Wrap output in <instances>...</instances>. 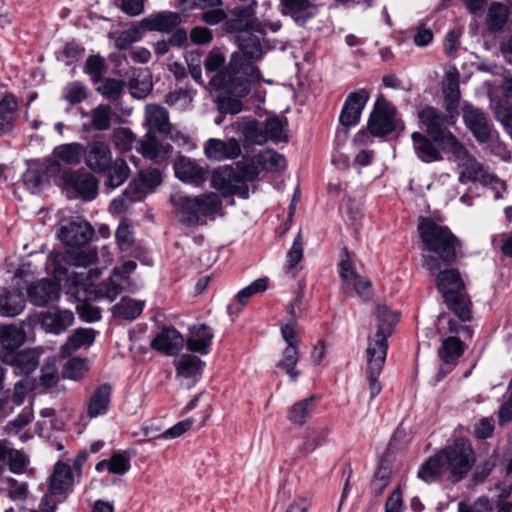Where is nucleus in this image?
<instances>
[{"mask_svg": "<svg viewBox=\"0 0 512 512\" xmlns=\"http://www.w3.org/2000/svg\"><path fill=\"white\" fill-rule=\"evenodd\" d=\"M135 135L129 128L119 127L112 133V142L121 151H128L132 148Z\"/></svg>", "mask_w": 512, "mask_h": 512, "instance_id": "obj_54", "label": "nucleus"}, {"mask_svg": "<svg viewBox=\"0 0 512 512\" xmlns=\"http://www.w3.org/2000/svg\"><path fill=\"white\" fill-rule=\"evenodd\" d=\"M339 274L342 278V287L344 291L347 294H350V282L359 274L356 272L355 265L347 250H344L342 259L339 263Z\"/></svg>", "mask_w": 512, "mask_h": 512, "instance_id": "obj_50", "label": "nucleus"}, {"mask_svg": "<svg viewBox=\"0 0 512 512\" xmlns=\"http://www.w3.org/2000/svg\"><path fill=\"white\" fill-rule=\"evenodd\" d=\"M235 41L240 51L232 54L228 69H224V55L217 50L209 52L204 67L212 89L241 97L250 92L252 83L261 80V73L255 63L262 58L263 51L260 39L249 31H241L235 36Z\"/></svg>", "mask_w": 512, "mask_h": 512, "instance_id": "obj_1", "label": "nucleus"}, {"mask_svg": "<svg viewBox=\"0 0 512 512\" xmlns=\"http://www.w3.org/2000/svg\"><path fill=\"white\" fill-rule=\"evenodd\" d=\"M204 154L212 161L235 159L241 154V146L235 138L227 140L211 138L204 145Z\"/></svg>", "mask_w": 512, "mask_h": 512, "instance_id": "obj_20", "label": "nucleus"}, {"mask_svg": "<svg viewBox=\"0 0 512 512\" xmlns=\"http://www.w3.org/2000/svg\"><path fill=\"white\" fill-rule=\"evenodd\" d=\"M179 220L187 225L197 224L202 216L218 212L221 200L216 193L209 192L198 196H179L173 198Z\"/></svg>", "mask_w": 512, "mask_h": 512, "instance_id": "obj_7", "label": "nucleus"}, {"mask_svg": "<svg viewBox=\"0 0 512 512\" xmlns=\"http://www.w3.org/2000/svg\"><path fill=\"white\" fill-rule=\"evenodd\" d=\"M144 304V301L124 297L115 305L114 312L123 319L134 320L142 313Z\"/></svg>", "mask_w": 512, "mask_h": 512, "instance_id": "obj_45", "label": "nucleus"}, {"mask_svg": "<svg viewBox=\"0 0 512 512\" xmlns=\"http://www.w3.org/2000/svg\"><path fill=\"white\" fill-rule=\"evenodd\" d=\"M176 178L195 187H201L208 177V170L195 160L180 156L174 163Z\"/></svg>", "mask_w": 512, "mask_h": 512, "instance_id": "obj_18", "label": "nucleus"}, {"mask_svg": "<svg viewBox=\"0 0 512 512\" xmlns=\"http://www.w3.org/2000/svg\"><path fill=\"white\" fill-rule=\"evenodd\" d=\"M91 124L95 130L105 131L111 126V107L100 104L91 111Z\"/></svg>", "mask_w": 512, "mask_h": 512, "instance_id": "obj_51", "label": "nucleus"}, {"mask_svg": "<svg viewBox=\"0 0 512 512\" xmlns=\"http://www.w3.org/2000/svg\"><path fill=\"white\" fill-rule=\"evenodd\" d=\"M143 28L141 25L122 31L115 40V47L119 50L129 48L133 43L139 41L142 37Z\"/></svg>", "mask_w": 512, "mask_h": 512, "instance_id": "obj_60", "label": "nucleus"}, {"mask_svg": "<svg viewBox=\"0 0 512 512\" xmlns=\"http://www.w3.org/2000/svg\"><path fill=\"white\" fill-rule=\"evenodd\" d=\"M418 232L424 250L434 253L439 262L451 265L456 261L461 243L449 228L438 225L429 218H422L418 224Z\"/></svg>", "mask_w": 512, "mask_h": 512, "instance_id": "obj_6", "label": "nucleus"}, {"mask_svg": "<svg viewBox=\"0 0 512 512\" xmlns=\"http://www.w3.org/2000/svg\"><path fill=\"white\" fill-rule=\"evenodd\" d=\"M65 181L84 200H92L97 195L98 181L89 173L74 172L66 175Z\"/></svg>", "mask_w": 512, "mask_h": 512, "instance_id": "obj_28", "label": "nucleus"}, {"mask_svg": "<svg viewBox=\"0 0 512 512\" xmlns=\"http://www.w3.org/2000/svg\"><path fill=\"white\" fill-rule=\"evenodd\" d=\"M299 361L298 346H287L283 351V359L278 362L277 367L281 368L286 374L295 380L299 376V372L295 369Z\"/></svg>", "mask_w": 512, "mask_h": 512, "instance_id": "obj_48", "label": "nucleus"}, {"mask_svg": "<svg viewBox=\"0 0 512 512\" xmlns=\"http://www.w3.org/2000/svg\"><path fill=\"white\" fill-rule=\"evenodd\" d=\"M331 433L329 426H319L307 429L303 435V442L298 451L302 456H308L318 447L326 443Z\"/></svg>", "mask_w": 512, "mask_h": 512, "instance_id": "obj_33", "label": "nucleus"}, {"mask_svg": "<svg viewBox=\"0 0 512 512\" xmlns=\"http://www.w3.org/2000/svg\"><path fill=\"white\" fill-rule=\"evenodd\" d=\"M162 182V176L158 169L140 171L138 177L132 181L123 196L130 201L140 200L146 193L152 191Z\"/></svg>", "mask_w": 512, "mask_h": 512, "instance_id": "obj_19", "label": "nucleus"}, {"mask_svg": "<svg viewBox=\"0 0 512 512\" xmlns=\"http://www.w3.org/2000/svg\"><path fill=\"white\" fill-rule=\"evenodd\" d=\"M443 93L448 106H454L459 102V73L456 69L446 72L443 81Z\"/></svg>", "mask_w": 512, "mask_h": 512, "instance_id": "obj_44", "label": "nucleus"}, {"mask_svg": "<svg viewBox=\"0 0 512 512\" xmlns=\"http://www.w3.org/2000/svg\"><path fill=\"white\" fill-rule=\"evenodd\" d=\"M368 99L369 95L365 90L351 93L347 97L340 114L341 124L347 127L356 125Z\"/></svg>", "mask_w": 512, "mask_h": 512, "instance_id": "obj_22", "label": "nucleus"}, {"mask_svg": "<svg viewBox=\"0 0 512 512\" xmlns=\"http://www.w3.org/2000/svg\"><path fill=\"white\" fill-rule=\"evenodd\" d=\"M33 420V412L30 408H25L14 420L6 426L8 434H18L25 426Z\"/></svg>", "mask_w": 512, "mask_h": 512, "instance_id": "obj_63", "label": "nucleus"}, {"mask_svg": "<svg viewBox=\"0 0 512 512\" xmlns=\"http://www.w3.org/2000/svg\"><path fill=\"white\" fill-rule=\"evenodd\" d=\"M314 401L315 397L310 396L292 405L288 412L289 421L293 424L304 425L314 410Z\"/></svg>", "mask_w": 512, "mask_h": 512, "instance_id": "obj_42", "label": "nucleus"}, {"mask_svg": "<svg viewBox=\"0 0 512 512\" xmlns=\"http://www.w3.org/2000/svg\"><path fill=\"white\" fill-rule=\"evenodd\" d=\"M176 377L187 389L192 388L201 378L205 362L192 354H182L174 359Z\"/></svg>", "mask_w": 512, "mask_h": 512, "instance_id": "obj_13", "label": "nucleus"}, {"mask_svg": "<svg viewBox=\"0 0 512 512\" xmlns=\"http://www.w3.org/2000/svg\"><path fill=\"white\" fill-rule=\"evenodd\" d=\"M462 117L466 127L478 142L487 143L491 140L493 128L481 109L465 104L462 108Z\"/></svg>", "mask_w": 512, "mask_h": 512, "instance_id": "obj_14", "label": "nucleus"}, {"mask_svg": "<svg viewBox=\"0 0 512 512\" xmlns=\"http://www.w3.org/2000/svg\"><path fill=\"white\" fill-rule=\"evenodd\" d=\"M129 468V458L122 453H115L108 460V471L112 474H125Z\"/></svg>", "mask_w": 512, "mask_h": 512, "instance_id": "obj_64", "label": "nucleus"}, {"mask_svg": "<svg viewBox=\"0 0 512 512\" xmlns=\"http://www.w3.org/2000/svg\"><path fill=\"white\" fill-rule=\"evenodd\" d=\"M267 289L266 279H257L249 286L243 288L236 295L237 301L243 306L254 294L264 292Z\"/></svg>", "mask_w": 512, "mask_h": 512, "instance_id": "obj_62", "label": "nucleus"}, {"mask_svg": "<svg viewBox=\"0 0 512 512\" xmlns=\"http://www.w3.org/2000/svg\"><path fill=\"white\" fill-rule=\"evenodd\" d=\"M418 118L426 127L428 135L435 142H440L444 150L449 148V137L456 138L445 130L446 116L432 106H424L418 110Z\"/></svg>", "mask_w": 512, "mask_h": 512, "instance_id": "obj_11", "label": "nucleus"}, {"mask_svg": "<svg viewBox=\"0 0 512 512\" xmlns=\"http://www.w3.org/2000/svg\"><path fill=\"white\" fill-rule=\"evenodd\" d=\"M181 22L178 13L165 11L153 14L141 21L144 29L151 31L170 32L176 28Z\"/></svg>", "mask_w": 512, "mask_h": 512, "instance_id": "obj_31", "label": "nucleus"}, {"mask_svg": "<svg viewBox=\"0 0 512 512\" xmlns=\"http://www.w3.org/2000/svg\"><path fill=\"white\" fill-rule=\"evenodd\" d=\"M112 387L108 383L97 386L86 401V413L89 418H96L108 412Z\"/></svg>", "mask_w": 512, "mask_h": 512, "instance_id": "obj_24", "label": "nucleus"}, {"mask_svg": "<svg viewBox=\"0 0 512 512\" xmlns=\"http://www.w3.org/2000/svg\"><path fill=\"white\" fill-rule=\"evenodd\" d=\"M25 307V297L22 291H5L0 295V314L14 317L20 314Z\"/></svg>", "mask_w": 512, "mask_h": 512, "instance_id": "obj_36", "label": "nucleus"}, {"mask_svg": "<svg viewBox=\"0 0 512 512\" xmlns=\"http://www.w3.org/2000/svg\"><path fill=\"white\" fill-rule=\"evenodd\" d=\"M84 163L93 173H106L113 164V155L108 143L95 140L85 147Z\"/></svg>", "mask_w": 512, "mask_h": 512, "instance_id": "obj_15", "label": "nucleus"}, {"mask_svg": "<svg viewBox=\"0 0 512 512\" xmlns=\"http://www.w3.org/2000/svg\"><path fill=\"white\" fill-rule=\"evenodd\" d=\"M492 509V503L487 496H480L471 504L464 501L458 503V512H492Z\"/></svg>", "mask_w": 512, "mask_h": 512, "instance_id": "obj_61", "label": "nucleus"}, {"mask_svg": "<svg viewBox=\"0 0 512 512\" xmlns=\"http://www.w3.org/2000/svg\"><path fill=\"white\" fill-rule=\"evenodd\" d=\"M97 258L94 249L67 250L65 252L52 251L48 255V268L51 269L54 277L61 281L72 274L68 273L70 267L86 268L93 264Z\"/></svg>", "mask_w": 512, "mask_h": 512, "instance_id": "obj_8", "label": "nucleus"}, {"mask_svg": "<svg viewBox=\"0 0 512 512\" xmlns=\"http://www.w3.org/2000/svg\"><path fill=\"white\" fill-rule=\"evenodd\" d=\"M138 151L145 157L151 160L158 158L161 145L151 133H147L145 138L140 141Z\"/></svg>", "mask_w": 512, "mask_h": 512, "instance_id": "obj_56", "label": "nucleus"}, {"mask_svg": "<svg viewBox=\"0 0 512 512\" xmlns=\"http://www.w3.org/2000/svg\"><path fill=\"white\" fill-rule=\"evenodd\" d=\"M463 343L454 336L448 337L439 348V357L445 363L455 362L464 352Z\"/></svg>", "mask_w": 512, "mask_h": 512, "instance_id": "obj_46", "label": "nucleus"}, {"mask_svg": "<svg viewBox=\"0 0 512 512\" xmlns=\"http://www.w3.org/2000/svg\"><path fill=\"white\" fill-rule=\"evenodd\" d=\"M73 473L68 464L58 462L51 476L50 490L52 494H61L72 484Z\"/></svg>", "mask_w": 512, "mask_h": 512, "instance_id": "obj_37", "label": "nucleus"}, {"mask_svg": "<svg viewBox=\"0 0 512 512\" xmlns=\"http://www.w3.org/2000/svg\"><path fill=\"white\" fill-rule=\"evenodd\" d=\"M7 460L10 471L15 474L23 473L29 464V458L25 453L12 448L9 449Z\"/></svg>", "mask_w": 512, "mask_h": 512, "instance_id": "obj_58", "label": "nucleus"}, {"mask_svg": "<svg viewBox=\"0 0 512 512\" xmlns=\"http://www.w3.org/2000/svg\"><path fill=\"white\" fill-rule=\"evenodd\" d=\"M509 17L508 8L499 2H494L488 9L486 24L490 32H499L503 29Z\"/></svg>", "mask_w": 512, "mask_h": 512, "instance_id": "obj_41", "label": "nucleus"}, {"mask_svg": "<svg viewBox=\"0 0 512 512\" xmlns=\"http://www.w3.org/2000/svg\"><path fill=\"white\" fill-rule=\"evenodd\" d=\"M74 322V314L70 310L53 309L41 314V325L47 332L60 334Z\"/></svg>", "mask_w": 512, "mask_h": 512, "instance_id": "obj_26", "label": "nucleus"}, {"mask_svg": "<svg viewBox=\"0 0 512 512\" xmlns=\"http://www.w3.org/2000/svg\"><path fill=\"white\" fill-rule=\"evenodd\" d=\"M93 234V227L82 220L69 221L63 224L58 232L60 240L70 247L85 245L91 240Z\"/></svg>", "mask_w": 512, "mask_h": 512, "instance_id": "obj_16", "label": "nucleus"}, {"mask_svg": "<svg viewBox=\"0 0 512 512\" xmlns=\"http://www.w3.org/2000/svg\"><path fill=\"white\" fill-rule=\"evenodd\" d=\"M257 156L258 163L263 170L279 172L284 170L286 167V160L284 156L274 150L261 151Z\"/></svg>", "mask_w": 512, "mask_h": 512, "instance_id": "obj_47", "label": "nucleus"}, {"mask_svg": "<svg viewBox=\"0 0 512 512\" xmlns=\"http://www.w3.org/2000/svg\"><path fill=\"white\" fill-rule=\"evenodd\" d=\"M28 298L35 306H46L59 299V285L51 280H41L28 287Z\"/></svg>", "mask_w": 512, "mask_h": 512, "instance_id": "obj_25", "label": "nucleus"}, {"mask_svg": "<svg viewBox=\"0 0 512 512\" xmlns=\"http://www.w3.org/2000/svg\"><path fill=\"white\" fill-rule=\"evenodd\" d=\"M25 340L24 333L13 325L0 327V360L10 362L16 350Z\"/></svg>", "mask_w": 512, "mask_h": 512, "instance_id": "obj_23", "label": "nucleus"}, {"mask_svg": "<svg viewBox=\"0 0 512 512\" xmlns=\"http://www.w3.org/2000/svg\"><path fill=\"white\" fill-rule=\"evenodd\" d=\"M17 111L18 102L13 95H5L0 100V136L13 130L17 119Z\"/></svg>", "mask_w": 512, "mask_h": 512, "instance_id": "obj_34", "label": "nucleus"}, {"mask_svg": "<svg viewBox=\"0 0 512 512\" xmlns=\"http://www.w3.org/2000/svg\"><path fill=\"white\" fill-rule=\"evenodd\" d=\"M213 336V332L208 326L204 324L193 326L186 340L187 349L194 353L206 355L209 353Z\"/></svg>", "mask_w": 512, "mask_h": 512, "instance_id": "obj_29", "label": "nucleus"}, {"mask_svg": "<svg viewBox=\"0 0 512 512\" xmlns=\"http://www.w3.org/2000/svg\"><path fill=\"white\" fill-rule=\"evenodd\" d=\"M96 333L91 328L76 329L73 334L68 338L66 343L62 346L61 352L64 356L70 355L72 352L89 347L95 340Z\"/></svg>", "mask_w": 512, "mask_h": 512, "instance_id": "obj_35", "label": "nucleus"}, {"mask_svg": "<svg viewBox=\"0 0 512 512\" xmlns=\"http://www.w3.org/2000/svg\"><path fill=\"white\" fill-rule=\"evenodd\" d=\"M494 113L512 139V106L507 101H500L496 104Z\"/></svg>", "mask_w": 512, "mask_h": 512, "instance_id": "obj_55", "label": "nucleus"}, {"mask_svg": "<svg viewBox=\"0 0 512 512\" xmlns=\"http://www.w3.org/2000/svg\"><path fill=\"white\" fill-rule=\"evenodd\" d=\"M476 462L475 453L470 444L456 441L430 457L419 469L418 476L426 482L448 475L453 482L460 481Z\"/></svg>", "mask_w": 512, "mask_h": 512, "instance_id": "obj_3", "label": "nucleus"}, {"mask_svg": "<svg viewBox=\"0 0 512 512\" xmlns=\"http://www.w3.org/2000/svg\"><path fill=\"white\" fill-rule=\"evenodd\" d=\"M256 1H252L248 6L235 7L232 10V15L235 19L226 22V27L230 31H236L238 36L241 31H249L252 35L259 37L255 33H262L266 25L252 21L251 18L254 15V6Z\"/></svg>", "mask_w": 512, "mask_h": 512, "instance_id": "obj_17", "label": "nucleus"}, {"mask_svg": "<svg viewBox=\"0 0 512 512\" xmlns=\"http://www.w3.org/2000/svg\"><path fill=\"white\" fill-rule=\"evenodd\" d=\"M318 0H281L282 13L290 16L298 25H304L318 11Z\"/></svg>", "mask_w": 512, "mask_h": 512, "instance_id": "obj_21", "label": "nucleus"}, {"mask_svg": "<svg viewBox=\"0 0 512 512\" xmlns=\"http://www.w3.org/2000/svg\"><path fill=\"white\" fill-rule=\"evenodd\" d=\"M264 128L265 134L267 135V140L270 139L273 142L287 141V136L283 131V123L278 117L274 116L268 118Z\"/></svg>", "mask_w": 512, "mask_h": 512, "instance_id": "obj_57", "label": "nucleus"}, {"mask_svg": "<svg viewBox=\"0 0 512 512\" xmlns=\"http://www.w3.org/2000/svg\"><path fill=\"white\" fill-rule=\"evenodd\" d=\"M85 147L77 142L63 144L56 147L53 151L54 157L69 165H77L84 158Z\"/></svg>", "mask_w": 512, "mask_h": 512, "instance_id": "obj_39", "label": "nucleus"}, {"mask_svg": "<svg viewBox=\"0 0 512 512\" xmlns=\"http://www.w3.org/2000/svg\"><path fill=\"white\" fill-rule=\"evenodd\" d=\"M211 186L224 197L238 195L248 198L249 187L232 166L217 168L211 176Z\"/></svg>", "mask_w": 512, "mask_h": 512, "instance_id": "obj_9", "label": "nucleus"}, {"mask_svg": "<svg viewBox=\"0 0 512 512\" xmlns=\"http://www.w3.org/2000/svg\"><path fill=\"white\" fill-rule=\"evenodd\" d=\"M237 168L239 170L240 177L245 183L246 181H253L257 178L261 169V166L258 163V156L256 155L252 158L238 162Z\"/></svg>", "mask_w": 512, "mask_h": 512, "instance_id": "obj_53", "label": "nucleus"}, {"mask_svg": "<svg viewBox=\"0 0 512 512\" xmlns=\"http://www.w3.org/2000/svg\"><path fill=\"white\" fill-rule=\"evenodd\" d=\"M443 298L449 309H451L460 320L469 321L471 319L470 302L464 290L455 291Z\"/></svg>", "mask_w": 512, "mask_h": 512, "instance_id": "obj_38", "label": "nucleus"}, {"mask_svg": "<svg viewBox=\"0 0 512 512\" xmlns=\"http://www.w3.org/2000/svg\"><path fill=\"white\" fill-rule=\"evenodd\" d=\"M411 139L414 152L421 161L432 163L442 160L441 150L437 147V142L433 138L430 139L420 132H414Z\"/></svg>", "mask_w": 512, "mask_h": 512, "instance_id": "obj_27", "label": "nucleus"}, {"mask_svg": "<svg viewBox=\"0 0 512 512\" xmlns=\"http://www.w3.org/2000/svg\"><path fill=\"white\" fill-rule=\"evenodd\" d=\"M86 362L80 358H71L63 368V376L71 380H79L86 373Z\"/></svg>", "mask_w": 512, "mask_h": 512, "instance_id": "obj_59", "label": "nucleus"}, {"mask_svg": "<svg viewBox=\"0 0 512 512\" xmlns=\"http://www.w3.org/2000/svg\"><path fill=\"white\" fill-rule=\"evenodd\" d=\"M245 141L253 145H262L267 141L265 128L258 121H249L242 128Z\"/></svg>", "mask_w": 512, "mask_h": 512, "instance_id": "obj_49", "label": "nucleus"}, {"mask_svg": "<svg viewBox=\"0 0 512 512\" xmlns=\"http://www.w3.org/2000/svg\"><path fill=\"white\" fill-rule=\"evenodd\" d=\"M449 141V148L446 151L453 155L458 164L459 181L461 183L479 182L483 186H488L494 192V198L499 199L506 189L505 183L495 175L488 173L457 138L449 137Z\"/></svg>", "mask_w": 512, "mask_h": 512, "instance_id": "obj_5", "label": "nucleus"}, {"mask_svg": "<svg viewBox=\"0 0 512 512\" xmlns=\"http://www.w3.org/2000/svg\"><path fill=\"white\" fill-rule=\"evenodd\" d=\"M441 263L435 256H423V266L436 277V285L442 296L464 290V283L458 270L448 268L441 271Z\"/></svg>", "mask_w": 512, "mask_h": 512, "instance_id": "obj_10", "label": "nucleus"}, {"mask_svg": "<svg viewBox=\"0 0 512 512\" xmlns=\"http://www.w3.org/2000/svg\"><path fill=\"white\" fill-rule=\"evenodd\" d=\"M377 331L368 339L366 349L367 380L369 384L370 399H374L382 390L378 378L383 370L387 356L388 337L393 333L398 322V314L391 311L386 305L376 306Z\"/></svg>", "mask_w": 512, "mask_h": 512, "instance_id": "obj_4", "label": "nucleus"}, {"mask_svg": "<svg viewBox=\"0 0 512 512\" xmlns=\"http://www.w3.org/2000/svg\"><path fill=\"white\" fill-rule=\"evenodd\" d=\"M395 109L383 97H379L368 120V130L372 136L383 137L395 129Z\"/></svg>", "mask_w": 512, "mask_h": 512, "instance_id": "obj_12", "label": "nucleus"}, {"mask_svg": "<svg viewBox=\"0 0 512 512\" xmlns=\"http://www.w3.org/2000/svg\"><path fill=\"white\" fill-rule=\"evenodd\" d=\"M145 122L149 128L148 133H169L170 123L167 110L157 104H149L145 108Z\"/></svg>", "mask_w": 512, "mask_h": 512, "instance_id": "obj_32", "label": "nucleus"}, {"mask_svg": "<svg viewBox=\"0 0 512 512\" xmlns=\"http://www.w3.org/2000/svg\"><path fill=\"white\" fill-rule=\"evenodd\" d=\"M9 363L14 364L22 373L29 374L39 364V353L35 349H25L14 353Z\"/></svg>", "mask_w": 512, "mask_h": 512, "instance_id": "obj_43", "label": "nucleus"}, {"mask_svg": "<svg viewBox=\"0 0 512 512\" xmlns=\"http://www.w3.org/2000/svg\"><path fill=\"white\" fill-rule=\"evenodd\" d=\"M184 344L183 336L174 328L164 329L152 341L153 349L168 355L176 354Z\"/></svg>", "mask_w": 512, "mask_h": 512, "instance_id": "obj_30", "label": "nucleus"}, {"mask_svg": "<svg viewBox=\"0 0 512 512\" xmlns=\"http://www.w3.org/2000/svg\"><path fill=\"white\" fill-rule=\"evenodd\" d=\"M136 267L135 261H126L121 266L114 267L111 275L98 285H94L93 282L100 277V269H91L88 272H72L67 278L65 286L67 293L73 295L79 302L77 310L81 319L86 322L100 320V309L90 304L89 301L100 298L114 301L119 294L132 286L129 275Z\"/></svg>", "mask_w": 512, "mask_h": 512, "instance_id": "obj_2", "label": "nucleus"}, {"mask_svg": "<svg viewBox=\"0 0 512 512\" xmlns=\"http://www.w3.org/2000/svg\"><path fill=\"white\" fill-rule=\"evenodd\" d=\"M126 84L123 80L106 78L97 88V91L110 101H117L125 88Z\"/></svg>", "mask_w": 512, "mask_h": 512, "instance_id": "obj_52", "label": "nucleus"}, {"mask_svg": "<svg viewBox=\"0 0 512 512\" xmlns=\"http://www.w3.org/2000/svg\"><path fill=\"white\" fill-rule=\"evenodd\" d=\"M106 173L105 185L111 189H115L128 179L130 169L125 160L117 158L113 160V164Z\"/></svg>", "mask_w": 512, "mask_h": 512, "instance_id": "obj_40", "label": "nucleus"}]
</instances>
